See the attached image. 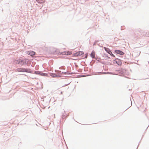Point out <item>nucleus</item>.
Listing matches in <instances>:
<instances>
[{"label": "nucleus", "mask_w": 149, "mask_h": 149, "mask_svg": "<svg viewBox=\"0 0 149 149\" xmlns=\"http://www.w3.org/2000/svg\"><path fill=\"white\" fill-rule=\"evenodd\" d=\"M16 72H26L28 73H31L30 70L27 69L22 68H18L16 70Z\"/></svg>", "instance_id": "nucleus-1"}, {"label": "nucleus", "mask_w": 149, "mask_h": 149, "mask_svg": "<svg viewBox=\"0 0 149 149\" xmlns=\"http://www.w3.org/2000/svg\"><path fill=\"white\" fill-rule=\"evenodd\" d=\"M114 63H117L118 65H120L121 64V62L120 60L119 59L117 58L113 61Z\"/></svg>", "instance_id": "nucleus-2"}, {"label": "nucleus", "mask_w": 149, "mask_h": 149, "mask_svg": "<svg viewBox=\"0 0 149 149\" xmlns=\"http://www.w3.org/2000/svg\"><path fill=\"white\" fill-rule=\"evenodd\" d=\"M115 52L118 54H119L120 55H123L124 54V53L121 51L119 50H116L115 51Z\"/></svg>", "instance_id": "nucleus-3"}, {"label": "nucleus", "mask_w": 149, "mask_h": 149, "mask_svg": "<svg viewBox=\"0 0 149 149\" xmlns=\"http://www.w3.org/2000/svg\"><path fill=\"white\" fill-rule=\"evenodd\" d=\"M72 53L70 52H65L62 53V55H70Z\"/></svg>", "instance_id": "nucleus-4"}, {"label": "nucleus", "mask_w": 149, "mask_h": 149, "mask_svg": "<svg viewBox=\"0 0 149 149\" xmlns=\"http://www.w3.org/2000/svg\"><path fill=\"white\" fill-rule=\"evenodd\" d=\"M27 54L28 55H30L31 56H33V55H35V53L34 52L30 51H28L27 52Z\"/></svg>", "instance_id": "nucleus-5"}, {"label": "nucleus", "mask_w": 149, "mask_h": 149, "mask_svg": "<svg viewBox=\"0 0 149 149\" xmlns=\"http://www.w3.org/2000/svg\"><path fill=\"white\" fill-rule=\"evenodd\" d=\"M84 53L80 51L79 52L76 53L75 56H80L83 55Z\"/></svg>", "instance_id": "nucleus-6"}, {"label": "nucleus", "mask_w": 149, "mask_h": 149, "mask_svg": "<svg viewBox=\"0 0 149 149\" xmlns=\"http://www.w3.org/2000/svg\"><path fill=\"white\" fill-rule=\"evenodd\" d=\"M50 74L51 76L54 77H58V75L54 73H50Z\"/></svg>", "instance_id": "nucleus-7"}, {"label": "nucleus", "mask_w": 149, "mask_h": 149, "mask_svg": "<svg viewBox=\"0 0 149 149\" xmlns=\"http://www.w3.org/2000/svg\"><path fill=\"white\" fill-rule=\"evenodd\" d=\"M105 50L109 54L111 55V53L112 54L111 52L110 51L109 49L107 48H105Z\"/></svg>", "instance_id": "nucleus-8"}, {"label": "nucleus", "mask_w": 149, "mask_h": 149, "mask_svg": "<svg viewBox=\"0 0 149 149\" xmlns=\"http://www.w3.org/2000/svg\"><path fill=\"white\" fill-rule=\"evenodd\" d=\"M95 52H93V51L91 54V56H95Z\"/></svg>", "instance_id": "nucleus-9"}, {"label": "nucleus", "mask_w": 149, "mask_h": 149, "mask_svg": "<svg viewBox=\"0 0 149 149\" xmlns=\"http://www.w3.org/2000/svg\"><path fill=\"white\" fill-rule=\"evenodd\" d=\"M64 74H70V73H67L66 72H65L64 73Z\"/></svg>", "instance_id": "nucleus-10"}, {"label": "nucleus", "mask_w": 149, "mask_h": 149, "mask_svg": "<svg viewBox=\"0 0 149 149\" xmlns=\"http://www.w3.org/2000/svg\"><path fill=\"white\" fill-rule=\"evenodd\" d=\"M42 74H43V75L44 76H46V74H44V73H42Z\"/></svg>", "instance_id": "nucleus-11"}, {"label": "nucleus", "mask_w": 149, "mask_h": 149, "mask_svg": "<svg viewBox=\"0 0 149 149\" xmlns=\"http://www.w3.org/2000/svg\"><path fill=\"white\" fill-rule=\"evenodd\" d=\"M92 57L93 58H95V56H92Z\"/></svg>", "instance_id": "nucleus-12"}, {"label": "nucleus", "mask_w": 149, "mask_h": 149, "mask_svg": "<svg viewBox=\"0 0 149 149\" xmlns=\"http://www.w3.org/2000/svg\"><path fill=\"white\" fill-rule=\"evenodd\" d=\"M43 1H43V0H42V1H41V2H40V3H42V2H43Z\"/></svg>", "instance_id": "nucleus-13"}, {"label": "nucleus", "mask_w": 149, "mask_h": 149, "mask_svg": "<svg viewBox=\"0 0 149 149\" xmlns=\"http://www.w3.org/2000/svg\"><path fill=\"white\" fill-rule=\"evenodd\" d=\"M87 56H85V58H87Z\"/></svg>", "instance_id": "nucleus-14"}]
</instances>
